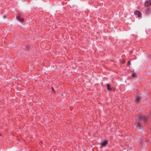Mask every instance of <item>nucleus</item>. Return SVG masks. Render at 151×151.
I'll return each mask as SVG.
<instances>
[{
  "label": "nucleus",
  "instance_id": "f257e3e1",
  "mask_svg": "<svg viewBox=\"0 0 151 151\" xmlns=\"http://www.w3.org/2000/svg\"><path fill=\"white\" fill-rule=\"evenodd\" d=\"M137 119L139 120H142L144 122H145L146 120V117L143 116H140L138 117Z\"/></svg>",
  "mask_w": 151,
  "mask_h": 151
},
{
  "label": "nucleus",
  "instance_id": "f03ea898",
  "mask_svg": "<svg viewBox=\"0 0 151 151\" xmlns=\"http://www.w3.org/2000/svg\"><path fill=\"white\" fill-rule=\"evenodd\" d=\"M134 14L135 15H137L138 17H141V13L137 10H136L134 12Z\"/></svg>",
  "mask_w": 151,
  "mask_h": 151
},
{
  "label": "nucleus",
  "instance_id": "7ed1b4c3",
  "mask_svg": "<svg viewBox=\"0 0 151 151\" xmlns=\"http://www.w3.org/2000/svg\"><path fill=\"white\" fill-rule=\"evenodd\" d=\"M141 99V97L139 96H138L135 98V101L137 103L139 102Z\"/></svg>",
  "mask_w": 151,
  "mask_h": 151
},
{
  "label": "nucleus",
  "instance_id": "20e7f679",
  "mask_svg": "<svg viewBox=\"0 0 151 151\" xmlns=\"http://www.w3.org/2000/svg\"><path fill=\"white\" fill-rule=\"evenodd\" d=\"M151 4V1H147L145 2V6H147Z\"/></svg>",
  "mask_w": 151,
  "mask_h": 151
},
{
  "label": "nucleus",
  "instance_id": "39448f33",
  "mask_svg": "<svg viewBox=\"0 0 151 151\" xmlns=\"http://www.w3.org/2000/svg\"><path fill=\"white\" fill-rule=\"evenodd\" d=\"M107 143L108 141H105L101 143V145L103 146H105L107 144Z\"/></svg>",
  "mask_w": 151,
  "mask_h": 151
},
{
  "label": "nucleus",
  "instance_id": "423d86ee",
  "mask_svg": "<svg viewBox=\"0 0 151 151\" xmlns=\"http://www.w3.org/2000/svg\"><path fill=\"white\" fill-rule=\"evenodd\" d=\"M17 19L19 21L23 22V19L22 18H21L19 17H17Z\"/></svg>",
  "mask_w": 151,
  "mask_h": 151
},
{
  "label": "nucleus",
  "instance_id": "0eeeda50",
  "mask_svg": "<svg viewBox=\"0 0 151 151\" xmlns=\"http://www.w3.org/2000/svg\"><path fill=\"white\" fill-rule=\"evenodd\" d=\"M107 89L109 91H111L112 90V88H111L110 87V85L109 84H107Z\"/></svg>",
  "mask_w": 151,
  "mask_h": 151
},
{
  "label": "nucleus",
  "instance_id": "6e6552de",
  "mask_svg": "<svg viewBox=\"0 0 151 151\" xmlns=\"http://www.w3.org/2000/svg\"><path fill=\"white\" fill-rule=\"evenodd\" d=\"M135 124L136 126L138 127H139L140 126V124L139 122H136Z\"/></svg>",
  "mask_w": 151,
  "mask_h": 151
},
{
  "label": "nucleus",
  "instance_id": "1a4fd4ad",
  "mask_svg": "<svg viewBox=\"0 0 151 151\" xmlns=\"http://www.w3.org/2000/svg\"><path fill=\"white\" fill-rule=\"evenodd\" d=\"M136 74L135 73H132V77H133V78H134L135 77V76H136Z\"/></svg>",
  "mask_w": 151,
  "mask_h": 151
},
{
  "label": "nucleus",
  "instance_id": "9d476101",
  "mask_svg": "<svg viewBox=\"0 0 151 151\" xmlns=\"http://www.w3.org/2000/svg\"><path fill=\"white\" fill-rule=\"evenodd\" d=\"M128 65H130V61H129L128 62Z\"/></svg>",
  "mask_w": 151,
  "mask_h": 151
},
{
  "label": "nucleus",
  "instance_id": "9b49d317",
  "mask_svg": "<svg viewBox=\"0 0 151 151\" xmlns=\"http://www.w3.org/2000/svg\"><path fill=\"white\" fill-rule=\"evenodd\" d=\"M52 91H54V89L52 87Z\"/></svg>",
  "mask_w": 151,
  "mask_h": 151
}]
</instances>
